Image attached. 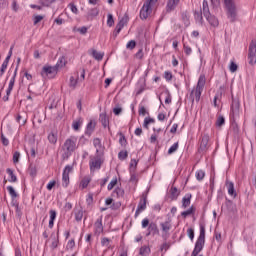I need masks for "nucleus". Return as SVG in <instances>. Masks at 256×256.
Segmentation results:
<instances>
[{
	"instance_id": "nucleus-1",
	"label": "nucleus",
	"mask_w": 256,
	"mask_h": 256,
	"mask_svg": "<svg viewBox=\"0 0 256 256\" xmlns=\"http://www.w3.org/2000/svg\"><path fill=\"white\" fill-rule=\"evenodd\" d=\"M77 145V137L71 136L68 139L65 140L64 144L62 145L61 151H62V159H68L77 151L78 149Z\"/></svg>"
},
{
	"instance_id": "nucleus-2",
	"label": "nucleus",
	"mask_w": 256,
	"mask_h": 256,
	"mask_svg": "<svg viewBox=\"0 0 256 256\" xmlns=\"http://www.w3.org/2000/svg\"><path fill=\"white\" fill-rule=\"evenodd\" d=\"M203 87H205V75H200L196 88L190 93V99L192 103H199L201 101V93H203Z\"/></svg>"
},
{
	"instance_id": "nucleus-3",
	"label": "nucleus",
	"mask_w": 256,
	"mask_h": 256,
	"mask_svg": "<svg viewBox=\"0 0 256 256\" xmlns=\"http://www.w3.org/2000/svg\"><path fill=\"white\" fill-rule=\"evenodd\" d=\"M226 7V15L231 23H235L237 21V6H235V2L233 0H224Z\"/></svg>"
},
{
	"instance_id": "nucleus-4",
	"label": "nucleus",
	"mask_w": 256,
	"mask_h": 256,
	"mask_svg": "<svg viewBox=\"0 0 256 256\" xmlns=\"http://www.w3.org/2000/svg\"><path fill=\"white\" fill-rule=\"evenodd\" d=\"M204 247H205V225L201 224L200 225V234L195 243L193 252L199 255L203 251Z\"/></svg>"
},
{
	"instance_id": "nucleus-5",
	"label": "nucleus",
	"mask_w": 256,
	"mask_h": 256,
	"mask_svg": "<svg viewBox=\"0 0 256 256\" xmlns=\"http://www.w3.org/2000/svg\"><path fill=\"white\" fill-rule=\"evenodd\" d=\"M241 103L239 99L232 97L231 111H230V119L235 122L236 119H239L241 115Z\"/></svg>"
},
{
	"instance_id": "nucleus-6",
	"label": "nucleus",
	"mask_w": 256,
	"mask_h": 256,
	"mask_svg": "<svg viewBox=\"0 0 256 256\" xmlns=\"http://www.w3.org/2000/svg\"><path fill=\"white\" fill-rule=\"evenodd\" d=\"M57 71H59V64L55 66H43L41 71V76L43 79H53L57 75Z\"/></svg>"
},
{
	"instance_id": "nucleus-7",
	"label": "nucleus",
	"mask_w": 256,
	"mask_h": 256,
	"mask_svg": "<svg viewBox=\"0 0 256 256\" xmlns=\"http://www.w3.org/2000/svg\"><path fill=\"white\" fill-rule=\"evenodd\" d=\"M157 3V0H146L143 7L140 10V19H147L149 15H151V12L153 9L151 8L152 5H155Z\"/></svg>"
},
{
	"instance_id": "nucleus-8",
	"label": "nucleus",
	"mask_w": 256,
	"mask_h": 256,
	"mask_svg": "<svg viewBox=\"0 0 256 256\" xmlns=\"http://www.w3.org/2000/svg\"><path fill=\"white\" fill-rule=\"evenodd\" d=\"M103 165V154H96L90 157L89 167L90 171H96V169H101Z\"/></svg>"
},
{
	"instance_id": "nucleus-9",
	"label": "nucleus",
	"mask_w": 256,
	"mask_h": 256,
	"mask_svg": "<svg viewBox=\"0 0 256 256\" xmlns=\"http://www.w3.org/2000/svg\"><path fill=\"white\" fill-rule=\"evenodd\" d=\"M248 63L249 65H255L256 63V40H252L249 46L248 53Z\"/></svg>"
},
{
	"instance_id": "nucleus-10",
	"label": "nucleus",
	"mask_w": 256,
	"mask_h": 256,
	"mask_svg": "<svg viewBox=\"0 0 256 256\" xmlns=\"http://www.w3.org/2000/svg\"><path fill=\"white\" fill-rule=\"evenodd\" d=\"M73 171V166L71 165H67L64 168L63 174H62V185L64 187H68L69 186V173H71Z\"/></svg>"
},
{
	"instance_id": "nucleus-11",
	"label": "nucleus",
	"mask_w": 256,
	"mask_h": 256,
	"mask_svg": "<svg viewBox=\"0 0 256 256\" xmlns=\"http://www.w3.org/2000/svg\"><path fill=\"white\" fill-rule=\"evenodd\" d=\"M209 149V136L207 134L203 135L200 140V147L198 149L199 153H205Z\"/></svg>"
},
{
	"instance_id": "nucleus-12",
	"label": "nucleus",
	"mask_w": 256,
	"mask_h": 256,
	"mask_svg": "<svg viewBox=\"0 0 256 256\" xmlns=\"http://www.w3.org/2000/svg\"><path fill=\"white\" fill-rule=\"evenodd\" d=\"M147 209V196H142L135 212V217H139L140 213Z\"/></svg>"
},
{
	"instance_id": "nucleus-13",
	"label": "nucleus",
	"mask_w": 256,
	"mask_h": 256,
	"mask_svg": "<svg viewBox=\"0 0 256 256\" xmlns=\"http://www.w3.org/2000/svg\"><path fill=\"white\" fill-rule=\"evenodd\" d=\"M146 233V237H149V235H159V227H157V224L155 222H151L148 226Z\"/></svg>"
},
{
	"instance_id": "nucleus-14",
	"label": "nucleus",
	"mask_w": 256,
	"mask_h": 256,
	"mask_svg": "<svg viewBox=\"0 0 256 256\" xmlns=\"http://www.w3.org/2000/svg\"><path fill=\"white\" fill-rule=\"evenodd\" d=\"M93 145L96 149V155H103V150L105 149V147H103V144L101 143V139L95 138L93 140Z\"/></svg>"
},
{
	"instance_id": "nucleus-15",
	"label": "nucleus",
	"mask_w": 256,
	"mask_h": 256,
	"mask_svg": "<svg viewBox=\"0 0 256 256\" xmlns=\"http://www.w3.org/2000/svg\"><path fill=\"white\" fill-rule=\"evenodd\" d=\"M204 17L206 21H208L209 25H211V27H219V19H217L215 15L208 14Z\"/></svg>"
},
{
	"instance_id": "nucleus-16",
	"label": "nucleus",
	"mask_w": 256,
	"mask_h": 256,
	"mask_svg": "<svg viewBox=\"0 0 256 256\" xmlns=\"http://www.w3.org/2000/svg\"><path fill=\"white\" fill-rule=\"evenodd\" d=\"M94 227H95V234L101 235V233L103 232V217H100L96 220V222L94 223Z\"/></svg>"
},
{
	"instance_id": "nucleus-17",
	"label": "nucleus",
	"mask_w": 256,
	"mask_h": 256,
	"mask_svg": "<svg viewBox=\"0 0 256 256\" xmlns=\"http://www.w3.org/2000/svg\"><path fill=\"white\" fill-rule=\"evenodd\" d=\"M226 187L228 189V194L231 195V197H237V192L235 191V184L233 182L227 180Z\"/></svg>"
},
{
	"instance_id": "nucleus-18",
	"label": "nucleus",
	"mask_w": 256,
	"mask_h": 256,
	"mask_svg": "<svg viewBox=\"0 0 256 256\" xmlns=\"http://www.w3.org/2000/svg\"><path fill=\"white\" fill-rule=\"evenodd\" d=\"M97 125V122H95V120H91L86 127V135H88V137H91L92 133L95 131V127Z\"/></svg>"
},
{
	"instance_id": "nucleus-19",
	"label": "nucleus",
	"mask_w": 256,
	"mask_h": 256,
	"mask_svg": "<svg viewBox=\"0 0 256 256\" xmlns=\"http://www.w3.org/2000/svg\"><path fill=\"white\" fill-rule=\"evenodd\" d=\"M180 1L181 0H168L167 7H166L167 11L168 12L175 11V9H176L177 5H179Z\"/></svg>"
},
{
	"instance_id": "nucleus-20",
	"label": "nucleus",
	"mask_w": 256,
	"mask_h": 256,
	"mask_svg": "<svg viewBox=\"0 0 256 256\" xmlns=\"http://www.w3.org/2000/svg\"><path fill=\"white\" fill-rule=\"evenodd\" d=\"M180 193L181 192L179 191V189H177V187L172 186L170 188V198H171V200L172 201H177V198L179 197Z\"/></svg>"
},
{
	"instance_id": "nucleus-21",
	"label": "nucleus",
	"mask_w": 256,
	"mask_h": 256,
	"mask_svg": "<svg viewBox=\"0 0 256 256\" xmlns=\"http://www.w3.org/2000/svg\"><path fill=\"white\" fill-rule=\"evenodd\" d=\"M191 194H186L183 199H182V207L183 209H187V207H189V205H191Z\"/></svg>"
},
{
	"instance_id": "nucleus-22",
	"label": "nucleus",
	"mask_w": 256,
	"mask_h": 256,
	"mask_svg": "<svg viewBox=\"0 0 256 256\" xmlns=\"http://www.w3.org/2000/svg\"><path fill=\"white\" fill-rule=\"evenodd\" d=\"M202 12V15L205 17L209 14H211V12L209 11V2H207V0H204L202 3V8L200 10Z\"/></svg>"
},
{
	"instance_id": "nucleus-23",
	"label": "nucleus",
	"mask_w": 256,
	"mask_h": 256,
	"mask_svg": "<svg viewBox=\"0 0 256 256\" xmlns=\"http://www.w3.org/2000/svg\"><path fill=\"white\" fill-rule=\"evenodd\" d=\"M57 139H58L57 132L52 131L48 134V141L49 143H51V145H56Z\"/></svg>"
},
{
	"instance_id": "nucleus-24",
	"label": "nucleus",
	"mask_w": 256,
	"mask_h": 256,
	"mask_svg": "<svg viewBox=\"0 0 256 256\" xmlns=\"http://www.w3.org/2000/svg\"><path fill=\"white\" fill-rule=\"evenodd\" d=\"M139 255H141V256L151 255V248L147 245L142 246L139 250Z\"/></svg>"
},
{
	"instance_id": "nucleus-25",
	"label": "nucleus",
	"mask_w": 256,
	"mask_h": 256,
	"mask_svg": "<svg viewBox=\"0 0 256 256\" xmlns=\"http://www.w3.org/2000/svg\"><path fill=\"white\" fill-rule=\"evenodd\" d=\"M99 119L104 128L109 127V118L107 117V114L101 113Z\"/></svg>"
},
{
	"instance_id": "nucleus-26",
	"label": "nucleus",
	"mask_w": 256,
	"mask_h": 256,
	"mask_svg": "<svg viewBox=\"0 0 256 256\" xmlns=\"http://www.w3.org/2000/svg\"><path fill=\"white\" fill-rule=\"evenodd\" d=\"M99 15V9L98 8H92L88 11L87 13V18L88 19H93Z\"/></svg>"
},
{
	"instance_id": "nucleus-27",
	"label": "nucleus",
	"mask_w": 256,
	"mask_h": 256,
	"mask_svg": "<svg viewBox=\"0 0 256 256\" xmlns=\"http://www.w3.org/2000/svg\"><path fill=\"white\" fill-rule=\"evenodd\" d=\"M113 197H117L118 199L123 197V195H125V190H123V188H116L113 193H112Z\"/></svg>"
},
{
	"instance_id": "nucleus-28",
	"label": "nucleus",
	"mask_w": 256,
	"mask_h": 256,
	"mask_svg": "<svg viewBox=\"0 0 256 256\" xmlns=\"http://www.w3.org/2000/svg\"><path fill=\"white\" fill-rule=\"evenodd\" d=\"M160 227L162 228V231L164 233H167L168 231H171V222L170 221L162 222L160 224Z\"/></svg>"
},
{
	"instance_id": "nucleus-29",
	"label": "nucleus",
	"mask_w": 256,
	"mask_h": 256,
	"mask_svg": "<svg viewBox=\"0 0 256 256\" xmlns=\"http://www.w3.org/2000/svg\"><path fill=\"white\" fill-rule=\"evenodd\" d=\"M181 17L185 27H189V25H191V22L189 21V13L182 12Z\"/></svg>"
},
{
	"instance_id": "nucleus-30",
	"label": "nucleus",
	"mask_w": 256,
	"mask_h": 256,
	"mask_svg": "<svg viewBox=\"0 0 256 256\" xmlns=\"http://www.w3.org/2000/svg\"><path fill=\"white\" fill-rule=\"evenodd\" d=\"M89 183H91V177L89 176H85L82 180H81V187L82 189H87Z\"/></svg>"
},
{
	"instance_id": "nucleus-31",
	"label": "nucleus",
	"mask_w": 256,
	"mask_h": 256,
	"mask_svg": "<svg viewBox=\"0 0 256 256\" xmlns=\"http://www.w3.org/2000/svg\"><path fill=\"white\" fill-rule=\"evenodd\" d=\"M104 55V53L98 52L97 50L92 51V56L94 57V59H96V61H102Z\"/></svg>"
},
{
	"instance_id": "nucleus-32",
	"label": "nucleus",
	"mask_w": 256,
	"mask_h": 256,
	"mask_svg": "<svg viewBox=\"0 0 256 256\" xmlns=\"http://www.w3.org/2000/svg\"><path fill=\"white\" fill-rule=\"evenodd\" d=\"M171 247V244H169L168 242H164L161 246H160V251L162 253V256L165 255V253H167V251H169Z\"/></svg>"
},
{
	"instance_id": "nucleus-33",
	"label": "nucleus",
	"mask_w": 256,
	"mask_h": 256,
	"mask_svg": "<svg viewBox=\"0 0 256 256\" xmlns=\"http://www.w3.org/2000/svg\"><path fill=\"white\" fill-rule=\"evenodd\" d=\"M6 173H8L9 177H10V183H16L17 181V176H15V174L13 173V170H11V168H8L6 170Z\"/></svg>"
},
{
	"instance_id": "nucleus-34",
	"label": "nucleus",
	"mask_w": 256,
	"mask_h": 256,
	"mask_svg": "<svg viewBox=\"0 0 256 256\" xmlns=\"http://www.w3.org/2000/svg\"><path fill=\"white\" fill-rule=\"evenodd\" d=\"M82 123L83 121H81V119L73 121L72 129H74V131H79V129H81Z\"/></svg>"
},
{
	"instance_id": "nucleus-35",
	"label": "nucleus",
	"mask_w": 256,
	"mask_h": 256,
	"mask_svg": "<svg viewBox=\"0 0 256 256\" xmlns=\"http://www.w3.org/2000/svg\"><path fill=\"white\" fill-rule=\"evenodd\" d=\"M101 245H102V247H106L107 249H111V239L102 238Z\"/></svg>"
},
{
	"instance_id": "nucleus-36",
	"label": "nucleus",
	"mask_w": 256,
	"mask_h": 256,
	"mask_svg": "<svg viewBox=\"0 0 256 256\" xmlns=\"http://www.w3.org/2000/svg\"><path fill=\"white\" fill-rule=\"evenodd\" d=\"M195 213V207L191 206L188 210L181 213L182 217H189V215H193Z\"/></svg>"
},
{
	"instance_id": "nucleus-37",
	"label": "nucleus",
	"mask_w": 256,
	"mask_h": 256,
	"mask_svg": "<svg viewBox=\"0 0 256 256\" xmlns=\"http://www.w3.org/2000/svg\"><path fill=\"white\" fill-rule=\"evenodd\" d=\"M194 18L196 21H198V23H201V25H203V12L201 10L194 13Z\"/></svg>"
},
{
	"instance_id": "nucleus-38",
	"label": "nucleus",
	"mask_w": 256,
	"mask_h": 256,
	"mask_svg": "<svg viewBox=\"0 0 256 256\" xmlns=\"http://www.w3.org/2000/svg\"><path fill=\"white\" fill-rule=\"evenodd\" d=\"M17 77V68H15L14 74L12 78L10 79L8 89H13L15 87V78Z\"/></svg>"
},
{
	"instance_id": "nucleus-39",
	"label": "nucleus",
	"mask_w": 256,
	"mask_h": 256,
	"mask_svg": "<svg viewBox=\"0 0 256 256\" xmlns=\"http://www.w3.org/2000/svg\"><path fill=\"white\" fill-rule=\"evenodd\" d=\"M7 191L9 192V195L11 196L12 199H16V197H18V194L15 191V188H13V186H8Z\"/></svg>"
},
{
	"instance_id": "nucleus-40",
	"label": "nucleus",
	"mask_w": 256,
	"mask_h": 256,
	"mask_svg": "<svg viewBox=\"0 0 256 256\" xmlns=\"http://www.w3.org/2000/svg\"><path fill=\"white\" fill-rule=\"evenodd\" d=\"M151 123H155V119L150 118V117H146L144 119L143 127H145V129H149V125H151Z\"/></svg>"
},
{
	"instance_id": "nucleus-41",
	"label": "nucleus",
	"mask_w": 256,
	"mask_h": 256,
	"mask_svg": "<svg viewBox=\"0 0 256 256\" xmlns=\"http://www.w3.org/2000/svg\"><path fill=\"white\" fill-rule=\"evenodd\" d=\"M225 206H226V209L230 212L233 211V209H235V204H233V201L229 199H226Z\"/></svg>"
},
{
	"instance_id": "nucleus-42",
	"label": "nucleus",
	"mask_w": 256,
	"mask_h": 256,
	"mask_svg": "<svg viewBox=\"0 0 256 256\" xmlns=\"http://www.w3.org/2000/svg\"><path fill=\"white\" fill-rule=\"evenodd\" d=\"M179 149V142L174 143L168 150V155H173Z\"/></svg>"
},
{
	"instance_id": "nucleus-43",
	"label": "nucleus",
	"mask_w": 256,
	"mask_h": 256,
	"mask_svg": "<svg viewBox=\"0 0 256 256\" xmlns=\"http://www.w3.org/2000/svg\"><path fill=\"white\" fill-rule=\"evenodd\" d=\"M75 220L78 222L83 220V209H79L75 212Z\"/></svg>"
},
{
	"instance_id": "nucleus-44",
	"label": "nucleus",
	"mask_w": 256,
	"mask_h": 256,
	"mask_svg": "<svg viewBox=\"0 0 256 256\" xmlns=\"http://www.w3.org/2000/svg\"><path fill=\"white\" fill-rule=\"evenodd\" d=\"M196 179H197V181H203V179H205V171L198 170L196 172Z\"/></svg>"
},
{
	"instance_id": "nucleus-45",
	"label": "nucleus",
	"mask_w": 256,
	"mask_h": 256,
	"mask_svg": "<svg viewBox=\"0 0 256 256\" xmlns=\"http://www.w3.org/2000/svg\"><path fill=\"white\" fill-rule=\"evenodd\" d=\"M127 157H129V153L127 151H120L118 153V158L120 159V161H125Z\"/></svg>"
},
{
	"instance_id": "nucleus-46",
	"label": "nucleus",
	"mask_w": 256,
	"mask_h": 256,
	"mask_svg": "<svg viewBox=\"0 0 256 256\" xmlns=\"http://www.w3.org/2000/svg\"><path fill=\"white\" fill-rule=\"evenodd\" d=\"M136 169H137V160L132 159L130 162V173H135Z\"/></svg>"
},
{
	"instance_id": "nucleus-47",
	"label": "nucleus",
	"mask_w": 256,
	"mask_h": 256,
	"mask_svg": "<svg viewBox=\"0 0 256 256\" xmlns=\"http://www.w3.org/2000/svg\"><path fill=\"white\" fill-rule=\"evenodd\" d=\"M107 25H108V27H113V25H115V20L113 19V14H108Z\"/></svg>"
},
{
	"instance_id": "nucleus-48",
	"label": "nucleus",
	"mask_w": 256,
	"mask_h": 256,
	"mask_svg": "<svg viewBox=\"0 0 256 256\" xmlns=\"http://www.w3.org/2000/svg\"><path fill=\"white\" fill-rule=\"evenodd\" d=\"M119 143L122 147H125L127 145V138H125V135H123V133H120Z\"/></svg>"
},
{
	"instance_id": "nucleus-49",
	"label": "nucleus",
	"mask_w": 256,
	"mask_h": 256,
	"mask_svg": "<svg viewBox=\"0 0 256 256\" xmlns=\"http://www.w3.org/2000/svg\"><path fill=\"white\" fill-rule=\"evenodd\" d=\"M217 127H223L225 125V118L223 116H219L216 121Z\"/></svg>"
},
{
	"instance_id": "nucleus-50",
	"label": "nucleus",
	"mask_w": 256,
	"mask_h": 256,
	"mask_svg": "<svg viewBox=\"0 0 256 256\" xmlns=\"http://www.w3.org/2000/svg\"><path fill=\"white\" fill-rule=\"evenodd\" d=\"M187 235H188L189 239H191L193 241L195 239V230L193 228H189L187 230Z\"/></svg>"
},
{
	"instance_id": "nucleus-51",
	"label": "nucleus",
	"mask_w": 256,
	"mask_h": 256,
	"mask_svg": "<svg viewBox=\"0 0 256 256\" xmlns=\"http://www.w3.org/2000/svg\"><path fill=\"white\" fill-rule=\"evenodd\" d=\"M125 25H127V18H122L118 24L116 25L117 27H120L121 29H123V27H125Z\"/></svg>"
},
{
	"instance_id": "nucleus-52",
	"label": "nucleus",
	"mask_w": 256,
	"mask_h": 256,
	"mask_svg": "<svg viewBox=\"0 0 256 256\" xmlns=\"http://www.w3.org/2000/svg\"><path fill=\"white\" fill-rule=\"evenodd\" d=\"M229 69H230L231 73H235L237 71V69H239V66H237V64H235V62H231Z\"/></svg>"
},
{
	"instance_id": "nucleus-53",
	"label": "nucleus",
	"mask_w": 256,
	"mask_h": 256,
	"mask_svg": "<svg viewBox=\"0 0 256 256\" xmlns=\"http://www.w3.org/2000/svg\"><path fill=\"white\" fill-rule=\"evenodd\" d=\"M115 185H117V178L112 179L111 182L108 184V191L113 190V187H115Z\"/></svg>"
},
{
	"instance_id": "nucleus-54",
	"label": "nucleus",
	"mask_w": 256,
	"mask_h": 256,
	"mask_svg": "<svg viewBox=\"0 0 256 256\" xmlns=\"http://www.w3.org/2000/svg\"><path fill=\"white\" fill-rule=\"evenodd\" d=\"M130 174V183H137L139 181V179L137 178V174H135V172H130Z\"/></svg>"
},
{
	"instance_id": "nucleus-55",
	"label": "nucleus",
	"mask_w": 256,
	"mask_h": 256,
	"mask_svg": "<svg viewBox=\"0 0 256 256\" xmlns=\"http://www.w3.org/2000/svg\"><path fill=\"white\" fill-rule=\"evenodd\" d=\"M136 45H137V43L135 42V40H130L127 43L126 47H127V49H135Z\"/></svg>"
},
{
	"instance_id": "nucleus-56",
	"label": "nucleus",
	"mask_w": 256,
	"mask_h": 256,
	"mask_svg": "<svg viewBox=\"0 0 256 256\" xmlns=\"http://www.w3.org/2000/svg\"><path fill=\"white\" fill-rule=\"evenodd\" d=\"M138 114L142 115L143 117H145V115H147V109H145V106L139 107Z\"/></svg>"
},
{
	"instance_id": "nucleus-57",
	"label": "nucleus",
	"mask_w": 256,
	"mask_h": 256,
	"mask_svg": "<svg viewBox=\"0 0 256 256\" xmlns=\"http://www.w3.org/2000/svg\"><path fill=\"white\" fill-rule=\"evenodd\" d=\"M19 157H21V153L19 152H14L13 154V163H19Z\"/></svg>"
},
{
	"instance_id": "nucleus-58",
	"label": "nucleus",
	"mask_w": 256,
	"mask_h": 256,
	"mask_svg": "<svg viewBox=\"0 0 256 256\" xmlns=\"http://www.w3.org/2000/svg\"><path fill=\"white\" fill-rule=\"evenodd\" d=\"M75 247V239H71L68 241L66 248L73 249Z\"/></svg>"
},
{
	"instance_id": "nucleus-59",
	"label": "nucleus",
	"mask_w": 256,
	"mask_h": 256,
	"mask_svg": "<svg viewBox=\"0 0 256 256\" xmlns=\"http://www.w3.org/2000/svg\"><path fill=\"white\" fill-rule=\"evenodd\" d=\"M70 87H73V89H75V87H77V80L73 76L70 77Z\"/></svg>"
},
{
	"instance_id": "nucleus-60",
	"label": "nucleus",
	"mask_w": 256,
	"mask_h": 256,
	"mask_svg": "<svg viewBox=\"0 0 256 256\" xmlns=\"http://www.w3.org/2000/svg\"><path fill=\"white\" fill-rule=\"evenodd\" d=\"M87 205H92L93 204V194L89 193L86 199Z\"/></svg>"
},
{
	"instance_id": "nucleus-61",
	"label": "nucleus",
	"mask_w": 256,
	"mask_h": 256,
	"mask_svg": "<svg viewBox=\"0 0 256 256\" xmlns=\"http://www.w3.org/2000/svg\"><path fill=\"white\" fill-rule=\"evenodd\" d=\"M149 225H151V223H149V220L147 218L142 220V228L143 229H147V227H149Z\"/></svg>"
},
{
	"instance_id": "nucleus-62",
	"label": "nucleus",
	"mask_w": 256,
	"mask_h": 256,
	"mask_svg": "<svg viewBox=\"0 0 256 256\" xmlns=\"http://www.w3.org/2000/svg\"><path fill=\"white\" fill-rule=\"evenodd\" d=\"M192 52H193V50L191 49V47L184 44V53L186 55H191Z\"/></svg>"
},
{
	"instance_id": "nucleus-63",
	"label": "nucleus",
	"mask_w": 256,
	"mask_h": 256,
	"mask_svg": "<svg viewBox=\"0 0 256 256\" xmlns=\"http://www.w3.org/2000/svg\"><path fill=\"white\" fill-rule=\"evenodd\" d=\"M164 77L166 79V81H171V79H173V74L171 72H165L164 73Z\"/></svg>"
},
{
	"instance_id": "nucleus-64",
	"label": "nucleus",
	"mask_w": 256,
	"mask_h": 256,
	"mask_svg": "<svg viewBox=\"0 0 256 256\" xmlns=\"http://www.w3.org/2000/svg\"><path fill=\"white\" fill-rule=\"evenodd\" d=\"M1 141L5 147H7V145H9V140L5 138V135H3V133H1Z\"/></svg>"
}]
</instances>
